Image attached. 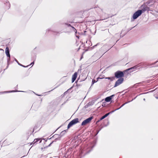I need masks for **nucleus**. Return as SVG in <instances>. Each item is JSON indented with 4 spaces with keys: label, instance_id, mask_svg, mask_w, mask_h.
Returning <instances> with one entry per match:
<instances>
[{
    "label": "nucleus",
    "instance_id": "obj_10",
    "mask_svg": "<svg viewBox=\"0 0 158 158\" xmlns=\"http://www.w3.org/2000/svg\"><path fill=\"white\" fill-rule=\"evenodd\" d=\"M40 140V139H34V141L31 143V144H34V143H36L37 142H38V141H39Z\"/></svg>",
    "mask_w": 158,
    "mask_h": 158
},
{
    "label": "nucleus",
    "instance_id": "obj_8",
    "mask_svg": "<svg viewBox=\"0 0 158 158\" xmlns=\"http://www.w3.org/2000/svg\"><path fill=\"white\" fill-rule=\"evenodd\" d=\"M6 54L7 57H9V60L10 59V55L9 53V48L8 47H6L5 49Z\"/></svg>",
    "mask_w": 158,
    "mask_h": 158
},
{
    "label": "nucleus",
    "instance_id": "obj_17",
    "mask_svg": "<svg viewBox=\"0 0 158 158\" xmlns=\"http://www.w3.org/2000/svg\"><path fill=\"white\" fill-rule=\"evenodd\" d=\"M13 92V91H11V92Z\"/></svg>",
    "mask_w": 158,
    "mask_h": 158
},
{
    "label": "nucleus",
    "instance_id": "obj_11",
    "mask_svg": "<svg viewBox=\"0 0 158 158\" xmlns=\"http://www.w3.org/2000/svg\"><path fill=\"white\" fill-rule=\"evenodd\" d=\"M105 78L109 79L111 81H112L114 79V77H106Z\"/></svg>",
    "mask_w": 158,
    "mask_h": 158
},
{
    "label": "nucleus",
    "instance_id": "obj_15",
    "mask_svg": "<svg viewBox=\"0 0 158 158\" xmlns=\"http://www.w3.org/2000/svg\"><path fill=\"white\" fill-rule=\"evenodd\" d=\"M34 64V62L33 61V62H32V63H31V64H30V65H31V64H32V65Z\"/></svg>",
    "mask_w": 158,
    "mask_h": 158
},
{
    "label": "nucleus",
    "instance_id": "obj_3",
    "mask_svg": "<svg viewBox=\"0 0 158 158\" xmlns=\"http://www.w3.org/2000/svg\"><path fill=\"white\" fill-rule=\"evenodd\" d=\"M115 77L117 78H120L123 76L124 74L122 72L118 71L114 73Z\"/></svg>",
    "mask_w": 158,
    "mask_h": 158
},
{
    "label": "nucleus",
    "instance_id": "obj_1",
    "mask_svg": "<svg viewBox=\"0 0 158 158\" xmlns=\"http://www.w3.org/2000/svg\"><path fill=\"white\" fill-rule=\"evenodd\" d=\"M79 122V119L78 118H76L71 121L68 124V128H69L70 127L73 125Z\"/></svg>",
    "mask_w": 158,
    "mask_h": 158
},
{
    "label": "nucleus",
    "instance_id": "obj_2",
    "mask_svg": "<svg viewBox=\"0 0 158 158\" xmlns=\"http://www.w3.org/2000/svg\"><path fill=\"white\" fill-rule=\"evenodd\" d=\"M142 10H139L135 12L133 15L132 18L134 19H136L142 14Z\"/></svg>",
    "mask_w": 158,
    "mask_h": 158
},
{
    "label": "nucleus",
    "instance_id": "obj_6",
    "mask_svg": "<svg viewBox=\"0 0 158 158\" xmlns=\"http://www.w3.org/2000/svg\"><path fill=\"white\" fill-rule=\"evenodd\" d=\"M123 81V79L122 78L118 79L116 82L114 87H116L122 83Z\"/></svg>",
    "mask_w": 158,
    "mask_h": 158
},
{
    "label": "nucleus",
    "instance_id": "obj_16",
    "mask_svg": "<svg viewBox=\"0 0 158 158\" xmlns=\"http://www.w3.org/2000/svg\"><path fill=\"white\" fill-rule=\"evenodd\" d=\"M41 140L40 141V143H41Z\"/></svg>",
    "mask_w": 158,
    "mask_h": 158
},
{
    "label": "nucleus",
    "instance_id": "obj_14",
    "mask_svg": "<svg viewBox=\"0 0 158 158\" xmlns=\"http://www.w3.org/2000/svg\"><path fill=\"white\" fill-rule=\"evenodd\" d=\"M95 82L96 81H95V80H92V83H93V84H94Z\"/></svg>",
    "mask_w": 158,
    "mask_h": 158
},
{
    "label": "nucleus",
    "instance_id": "obj_12",
    "mask_svg": "<svg viewBox=\"0 0 158 158\" xmlns=\"http://www.w3.org/2000/svg\"><path fill=\"white\" fill-rule=\"evenodd\" d=\"M138 67V66H135L133 67H132L130 69H128V70H130V69H136Z\"/></svg>",
    "mask_w": 158,
    "mask_h": 158
},
{
    "label": "nucleus",
    "instance_id": "obj_7",
    "mask_svg": "<svg viewBox=\"0 0 158 158\" xmlns=\"http://www.w3.org/2000/svg\"><path fill=\"white\" fill-rule=\"evenodd\" d=\"M77 76V72L74 73V74L72 76V82L73 83L74 81L76 79Z\"/></svg>",
    "mask_w": 158,
    "mask_h": 158
},
{
    "label": "nucleus",
    "instance_id": "obj_9",
    "mask_svg": "<svg viewBox=\"0 0 158 158\" xmlns=\"http://www.w3.org/2000/svg\"><path fill=\"white\" fill-rule=\"evenodd\" d=\"M114 95H112L110 97H106L105 99V101L106 102H110L112 99V97L114 96Z\"/></svg>",
    "mask_w": 158,
    "mask_h": 158
},
{
    "label": "nucleus",
    "instance_id": "obj_13",
    "mask_svg": "<svg viewBox=\"0 0 158 158\" xmlns=\"http://www.w3.org/2000/svg\"><path fill=\"white\" fill-rule=\"evenodd\" d=\"M15 61L18 63V64L19 65H21V64H20L18 62V61H17V60H16V59H15Z\"/></svg>",
    "mask_w": 158,
    "mask_h": 158
},
{
    "label": "nucleus",
    "instance_id": "obj_4",
    "mask_svg": "<svg viewBox=\"0 0 158 158\" xmlns=\"http://www.w3.org/2000/svg\"><path fill=\"white\" fill-rule=\"evenodd\" d=\"M93 119L92 117H90L87 119L84 120L82 123L81 125L84 126L89 123Z\"/></svg>",
    "mask_w": 158,
    "mask_h": 158
},
{
    "label": "nucleus",
    "instance_id": "obj_5",
    "mask_svg": "<svg viewBox=\"0 0 158 158\" xmlns=\"http://www.w3.org/2000/svg\"><path fill=\"white\" fill-rule=\"evenodd\" d=\"M124 104H123V105H122L120 108H118L116 110H113L112 111H111L110 112H109V113H107L106 114H105L102 117V118H101L100 119V120H102L103 119H104V118H105L110 113H111L113 112L114 111L117 110H118V109H119L121 107H122L123 106H124Z\"/></svg>",
    "mask_w": 158,
    "mask_h": 158
}]
</instances>
